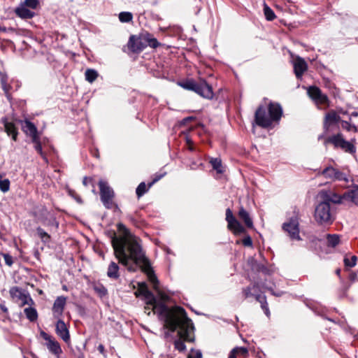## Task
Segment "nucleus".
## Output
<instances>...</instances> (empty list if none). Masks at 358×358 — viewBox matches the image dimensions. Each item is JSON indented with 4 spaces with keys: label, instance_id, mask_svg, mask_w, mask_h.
Instances as JSON below:
<instances>
[{
    "label": "nucleus",
    "instance_id": "1",
    "mask_svg": "<svg viewBox=\"0 0 358 358\" xmlns=\"http://www.w3.org/2000/svg\"><path fill=\"white\" fill-rule=\"evenodd\" d=\"M117 228L123 234L117 237L114 234L112 237L111 244L115 257L118 259V263L125 266L127 271H134V263L145 262V252L142 248L141 240L132 235L124 224H117ZM131 260L134 263H131Z\"/></svg>",
    "mask_w": 358,
    "mask_h": 358
},
{
    "label": "nucleus",
    "instance_id": "2",
    "mask_svg": "<svg viewBox=\"0 0 358 358\" xmlns=\"http://www.w3.org/2000/svg\"><path fill=\"white\" fill-rule=\"evenodd\" d=\"M136 296H143L147 305L152 306V310L158 315L160 321L163 322L164 327L174 332L176 327L187 326L188 320L185 316V310L181 306L169 308L166 304L157 303L156 296L150 291L145 282L138 284L136 292Z\"/></svg>",
    "mask_w": 358,
    "mask_h": 358
},
{
    "label": "nucleus",
    "instance_id": "3",
    "mask_svg": "<svg viewBox=\"0 0 358 358\" xmlns=\"http://www.w3.org/2000/svg\"><path fill=\"white\" fill-rule=\"evenodd\" d=\"M268 113L263 106H259L255 113L256 124L267 128L272 125L273 122H278L281 119L282 108L280 104L270 101L267 106Z\"/></svg>",
    "mask_w": 358,
    "mask_h": 358
},
{
    "label": "nucleus",
    "instance_id": "4",
    "mask_svg": "<svg viewBox=\"0 0 358 358\" xmlns=\"http://www.w3.org/2000/svg\"><path fill=\"white\" fill-rule=\"evenodd\" d=\"M159 45L155 37L148 32H145L140 36H131L127 43L128 48L132 52H140L147 45L156 48Z\"/></svg>",
    "mask_w": 358,
    "mask_h": 358
},
{
    "label": "nucleus",
    "instance_id": "5",
    "mask_svg": "<svg viewBox=\"0 0 358 358\" xmlns=\"http://www.w3.org/2000/svg\"><path fill=\"white\" fill-rule=\"evenodd\" d=\"M178 84L186 90L194 92L204 99H213V87L206 83V80H201L199 83H196L193 79H186Z\"/></svg>",
    "mask_w": 358,
    "mask_h": 358
},
{
    "label": "nucleus",
    "instance_id": "6",
    "mask_svg": "<svg viewBox=\"0 0 358 358\" xmlns=\"http://www.w3.org/2000/svg\"><path fill=\"white\" fill-rule=\"evenodd\" d=\"M185 316L188 320L187 326L182 327V325L176 328L175 331L178 330V336L179 338L174 341L175 348L180 352H182L186 349L185 341L193 342L194 341V326L192 322V319L189 318L187 313L185 312Z\"/></svg>",
    "mask_w": 358,
    "mask_h": 358
},
{
    "label": "nucleus",
    "instance_id": "7",
    "mask_svg": "<svg viewBox=\"0 0 358 358\" xmlns=\"http://www.w3.org/2000/svg\"><path fill=\"white\" fill-rule=\"evenodd\" d=\"M313 216L318 224H331L335 220V212L330 203L322 199V201L317 204Z\"/></svg>",
    "mask_w": 358,
    "mask_h": 358
},
{
    "label": "nucleus",
    "instance_id": "8",
    "mask_svg": "<svg viewBox=\"0 0 358 358\" xmlns=\"http://www.w3.org/2000/svg\"><path fill=\"white\" fill-rule=\"evenodd\" d=\"M300 211L298 208L295 207L292 214L288 216V219L285 221L282 228L285 232L287 233L292 241H301L299 236V220L301 219Z\"/></svg>",
    "mask_w": 358,
    "mask_h": 358
},
{
    "label": "nucleus",
    "instance_id": "9",
    "mask_svg": "<svg viewBox=\"0 0 358 358\" xmlns=\"http://www.w3.org/2000/svg\"><path fill=\"white\" fill-rule=\"evenodd\" d=\"M328 143H331L334 148H340L342 150L349 153H354L356 152V147L354 146L353 143L346 141L341 134L332 135L326 138L324 140V144L327 145Z\"/></svg>",
    "mask_w": 358,
    "mask_h": 358
},
{
    "label": "nucleus",
    "instance_id": "10",
    "mask_svg": "<svg viewBox=\"0 0 358 358\" xmlns=\"http://www.w3.org/2000/svg\"><path fill=\"white\" fill-rule=\"evenodd\" d=\"M145 262H144L143 263L136 264V263H134V261H131V263H134L135 265L134 270L131 271L134 272L136 271L138 267H141L142 271H144L145 273H146V274L148 275L149 280L153 285V288L155 289H159L158 285L159 284V281L158 280L154 271L152 270V268L150 266L149 259L147 258L145 255Z\"/></svg>",
    "mask_w": 358,
    "mask_h": 358
},
{
    "label": "nucleus",
    "instance_id": "11",
    "mask_svg": "<svg viewBox=\"0 0 358 358\" xmlns=\"http://www.w3.org/2000/svg\"><path fill=\"white\" fill-rule=\"evenodd\" d=\"M99 187L100 189L101 199L107 208H111L113 202V198L114 196V192L113 189L107 184L106 181L100 180L99 182Z\"/></svg>",
    "mask_w": 358,
    "mask_h": 358
},
{
    "label": "nucleus",
    "instance_id": "12",
    "mask_svg": "<svg viewBox=\"0 0 358 358\" xmlns=\"http://www.w3.org/2000/svg\"><path fill=\"white\" fill-rule=\"evenodd\" d=\"M226 221L227 222V227L234 234H241L245 231L243 225L238 222V220L234 216L233 213L230 208L226 210Z\"/></svg>",
    "mask_w": 358,
    "mask_h": 358
},
{
    "label": "nucleus",
    "instance_id": "13",
    "mask_svg": "<svg viewBox=\"0 0 358 358\" xmlns=\"http://www.w3.org/2000/svg\"><path fill=\"white\" fill-rule=\"evenodd\" d=\"M41 336L48 341L46 345L50 352L55 356L59 357V355L62 352L59 343H58V341L55 338H52V336L48 335L44 331H41Z\"/></svg>",
    "mask_w": 358,
    "mask_h": 358
},
{
    "label": "nucleus",
    "instance_id": "14",
    "mask_svg": "<svg viewBox=\"0 0 358 358\" xmlns=\"http://www.w3.org/2000/svg\"><path fill=\"white\" fill-rule=\"evenodd\" d=\"M57 319V321L55 323V333L66 343H69L70 341V331L69 330V327L66 326V324L63 319Z\"/></svg>",
    "mask_w": 358,
    "mask_h": 358
},
{
    "label": "nucleus",
    "instance_id": "15",
    "mask_svg": "<svg viewBox=\"0 0 358 358\" xmlns=\"http://www.w3.org/2000/svg\"><path fill=\"white\" fill-rule=\"evenodd\" d=\"M323 176L327 178H330L332 180L348 181L345 173H342L335 168L331 166L324 169L322 172Z\"/></svg>",
    "mask_w": 358,
    "mask_h": 358
},
{
    "label": "nucleus",
    "instance_id": "16",
    "mask_svg": "<svg viewBox=\"0 0 358 358\" xmlns=\"http://www.w3.org/2000/svg\"><path fill=\"white\" fill-rule=\"evenodd\" d=\"M66 305V297L64 296H60L56 298L54 304L52 307V312L53 315V317L61 318L63 315V311Z\"/></svg>",
    "mask_w": 358,
    "mask_h": 358
},
{
    "label": "nucleus",
    "instance_id": "17",
    "mask_svg": "<svg viewBox=\"0 0 358 358\" xmlns=\"http://www.w3.org/2000/svg\"><path fill=\"white\" fill-rule=\"evenodd\" d=\"M308 94L310 98L314 100L316 103L326 104L328 101V96L322 94L321 90L317 87H309Z\"/></svg>",
    "mask_w": 358,
    "mask_h": 358
},
{
    "label": "nucleus",
    "instance_id": "18",
    "mask_svg": "<svg viewBox=\"0 0 358 358\" xmlns=\"http://www.w3.org/2000/svg\"><path fill=\"white\" fill-rule=\"evenodd\" d=\"M308 65L306 62L302 57H298L294 62V73L297 78H301L303 74L306 71Z\"/></svg>",
    "mask_w": 358,
    "mask_h": 358
},
{
    "label": "nucleus",
    "instance_id": "19",
    "mask_svg": "<svg viewBox=\"0 0 358 358\" xmlns=\"http://www.w3.org/2000/svg\"><path fill=\"white\" fill-rule=\"evenodd\" d=\"M15 13L17 16L22 19H31L34 17L35 13L24 6V3L15 8Z\"/></svg>",
    "mask_w": 358,
    "mask_h": 358
},
{
    "label": "nucleus",
    "instance_id": "20",
    "mask_svg": "<svg viewBox=\"0 0 358 358\" xmlns=\"http://www.w3.org/2000/svg\"><path fill=\"white\" fill-rule=\"evenodd\" d=\"M41 223L48 227H55V229H58L59 226V223L55 218V216L52 213L45 211L42 217H41Z\"/></svg>",
    "mask_w": 358,
    "mask_h": 358
},
{
    "label": "nucleus",
    "instance_id": "21",
    "mask_svg": "<svg viewBox=\"0 0 358 358\" xmlns=\"http://www.w3.org/2000/svg\"><path fill=\"white\" fill-rule=\"evenodd\" d=\"M322 199L327 201L328 203H341L342 199H345L344 194L341 196L338 194L333 193V192H324L321 194Z\"/></svg>",
    "mask_w": 358,
    "mask_h": 358
},
{
    "label": "nucleus",
    "instance_id": "22",
    "mask_svg": "<svg viewBox=\"0 0 358 358\" xmlns=\"http://www.w3.org/2000/svg\"><path fill=\"white\" fill-rule=\"evenodd\" d=\"M1 122L3 123L5 131L8 135H11L13 140L16 141L18 131L13 122H8L6 117H3Z\"/></svg>",
    "mask_w": 358,
    "mask_h": 358
},
{
    "label": "nucleus",
    "instance_id": "23",
    "mask_svg": "<svg viewBox=\"0 0 358 358\" xmlns=\"http://www.w3.org/2000/svg\"><path fill=\"white\" fill-rule=\"evenodd\" d=\"M341 121V117L334 111L329 112L327 114L324 122V127L326 130L329 129L330 126L335 125Z\"/></svg>",
    "mask_w": 358,
    "mask_h": 358
},
{
    "label": "nucleus",
    "instance_id": "24",
    "mask_svg": "<svg viewBox=\"0 0 358 358\" xmlns=\"http://www.w3.org/2000/svg\"><path fill=\"white\" fill-rule=\"evenodd\" d=\"M163 176L162 174L160 176H157L155 178L152 179V182H149L148 187L146 186L145 182H141L140 185H138L137 189L136 190V195L138 198L142 195L145 194L149 187H152L154 183L159 181L160 178H162Z\"/></svg>",
    "mask_w": 358,
    "mask_h": 358
},
{
    "label": "nucleus",
    "instance_id": "25",
    "mask_svg": "<svg viewBox=\"0 0 358 358\" xmlns=\"http://www.w3.org/2000/svg\"><path fill=\"white\" fill-rule=\"evenodd\" d=\"M107 276L109 279L117 280L120 278V266L118 263L111 262L107 269Z\"/></svg>",
    "mask_w": 358,
    "mask_h": 358
},
{
    "label": "nucleus",
    "instance_id": "26",
    "mask_svg": "<svg viewBox=\"0 0 358 358\" xmlns=\"http://www.w3.org/2000/svg\"><path fill=\"white\" fill-rule=\"evenodd\" d=\"M238 215L239 217V219L243 220V222H244L247 227L252 228V220L251 219L248 212L246 211L243 207H241L239 208Z\"/></svg>",
    "mask_w": 358,
    "mask_h": 358
},
{
    "label": "nucleus",
    "instance_id": "27",
    "mask_svg": "<svg viewBox=\"0 0 358 358\" xmlns=\"http://www.w3.org/2000/svg\"><path fill=\"white\" fill-rule=\"evenodd\" d=\"M344 197L345 199H350L352 203L358 206V185H355L353 189L345 192Z\"/></svg>",
    "mask_w": 358,
    "mask_h": 358
},
{
    "label": "nucleus",
    "instance_id": "28",
    "mask_svg": "<svg viewBox=\"0 0 358 358\" xmlns=\"http://www.w3.org/2000/svg\"><path fill=\"white\" fill-rule=\"evenodd\" d=\"M24 313L26 315L27 318L29 320L30 322H35L38 318L37 310L34 308H32L31 306L24 308Z\"/></svg>",
    "mask_w": 358,
    "mask_h": 358
},
{
    "label": "nucleus",
    "instance_id": "29",
    "mask_svg": "<svg viewBox=\"0 0 358 358\" xmlns=\"http://www.w3.org/2000/svg\"><path fill=\"white\" fill-rule=\"evenodd\" d=\"M22 130L26 132L27 135L31 136L36 132L37 127L34 123L27 120L22 126Z\"/></svg>",
    "mask_w": 358,
    "mask_h": 358
},
{
    "label": "nucleus",
    "instance_id": "30",
    "mask_svg": "<svg viewBox=\"0 0 358 358\" xmlns=\"http://www.w3.org/2000/svg\"><path fill=\"white\" fill-rule=\"evenodd\" d=\"M210 164L213 166V169L216 171L218 173H223L224 169L222 166V160L219 158H212L209 161Z\"/></svg>",
    "mask_w": 358,
    "mask_h": 358
},
{
    "label": "nucleus",
    "instance_id": "31",
    "mask_svg": "<svg viewBox=\"0 0 358 358\" xmlns=\"http://www.w3.org/2000/svg\"><path fill=\"white\" fill-rule=\"evenodd\" d=\"M85 76L87 81L92 83H94L99 76V73L97 71L89 69L85 71Z\"/></svg>",
    "mask_w": 358,
    "mask_h": 358
},
{
    "label": "nucleus",
    "instance_id": "32",
    "mask_svg": "<svg viewBox=\"0 0 358 358\" xmlns=\"http://www.w3.org/2000/svg\"><path fill=\"white\" fill-rule=\"evenodd\" d=\"M20 306H23L25 305L33 306L34 305V301L29 295V293L23 292L21 299H20Z\"/></svg>",
    "mask_w": 358,
    "mask_h": 358
},
{
    "label": "nucleus",
    "instance_id": "33",
    "mask_svg": "<svg viewBox=\"0 0 358 358\" xmlns=\"http://www.w3.org/2000/svg\"><path fill=\"white\" fill-rule=\"evenodd\" d=\"M133 20V14L129 11H122L119 13V21L123 23L131 22Z\"/></svg>",
    "mask_w": 358,
    "mask_h": 358
},
{
    "label": "nucleus",
    "instance_id": "34",
    "mask_svg": "<svg viewBox=\"0 0 358 358\" xmlns=\"http://www.w3.org/2000/svg\"><path fill=\"white\" fill-rule=\"evenodd\" d=\"M259 288V283H254L252 285V287H247L245 288H243L242 293L245 298H248L250 296H253V293H252V290L253 289H258Z\"/></svg>",
    "mask_w": 358,
    "mask_h": 358
},
{
    "label": "nucleus",
    "instance_id": "35",
    "mask_svg": "<svg viewBox=\"0 0 358 358\" xmlns=\"http://www.w3.org/2000/svg\"><path fill=\"white\" fill-rule=\"evenodd\" d=\"M9 292L13 299L20 301L24 292H22V289L15 287L11 288Z\"/></svg>",
    "mask_w": 358,
    "mask_h": 358
},
{
    "label": "nucleus",
    "instance_id": "36",
    "mask_svg": "<svg viewBox=\"0 0 358 358\" xmlns=\"http://www.w3.org/2000/svg\"><path fill=\"white\" fill-rule=\"evenodd\" d=\"M36 231L38 236L40 237L43 242L47 243L50 240V236L41 227H37Z\"/></svg>",
    "mask_w": 358,
    "mask_h": 358
},
{
    "label": "nucleus",
    "instance_id": "37",
    "mask_svg": "<svg viewBox=\"0 0 358 358\" xmlns=\"http://www.w3.org/2000/svg\"><path fill=\"white\" fill-rule=\"evenodd\" d=\"M340 238L338 235H327V245L331 247L338 245Z\"/></svg>",
    "mask_w": 358,
    "mask_h": 358
},
{
    "label": "nucleus",
    "instance_id": "38",
    "mask_svg": "<svg viewBox=\"0 0 358 358\" xmlns=\"http://www.w3.org/2000/svg\"><path fill=\"white\" fill-rule=\"evenodd\" d=\"M264 13L265 15L266 19L268 20H273L276 17L273 10L266 4H264Z\"/></svg>",
    "mask_w": 358,
    "mask_h": 358
},
{
    "label": "nucleus",
    "instance_id": "39",
    "mask_svg": "<svg viewBox=\"0 0 358 358\" xmlns=\"http://www.w3.org/2000/svg\"><path fill=\"white\" fill-rule=\"evenodd\" d=\"M260 305H261V307L263 309L264 313L266 315V316L268 317H270L271 312H270V310L268 306L266 296H263V298H262V301H260Z\"/></svg>",
    "mask_w": 358,
    "mask_h": 358
},
{
    "label": "nucleus",
    "instance_id": "40",
    "mask_svg": "<svg viewBox=\"0 0 358 358\" xmlns=\"http://www.w3.org/2000/svg\"><path fill=\"white\" fill-rule=\"evenodd\" d=\"M34 147L35 150H36V152H38V154L40 155L41 158L43 159L45 163L48 164V157L42 150L41 143L36 144Z\"/></svg>",
    "mask_w": 358,
    "mask_h": 358
},
{
    "label": "nucleus",
    "instance_id": "41",
    "mask_svg": "<svg viewBox=\"0 0 358 358\" xmlns=\"http://www.w3.org/2000/svg\"><path fill=\"white\" fill-rule=\"evenodd\" d=\"M236 349V353L237 356L238 357H243L245 358V357H248L249 355V351L247 348L245 347H237Z\"/></svg>",
    "mask_w": 358,
    "mask_h": 358
},
{
    "label": "nucleus",
    "instance_id": "42",
    "mask_svg": "<svg viewBox=\"0 0 358 358\" xmlns=\"http://www.w3.org/2000/svg\"><path fill=\"white\" fill-rule=\"evenodd\" d=\"M10 189V181L8 178H4L0 181V189L3 192L9 191Z\"/></svg>",
    "mask_w": 358,
    "mask_h": 358
},
{
    "label": "nucleus",
    "instance_id": "43",
    "mask_svg": "<svg viewBox=\"0 0 358 358\" xmlns=\"http://www.w3.org/2000/svg\"><path fill=\"white\" fill-rule=\"evenodd\" d=\"M23 3L30 10L36 9L39 3L38 0H25Z\"/></svg>",
    "mask_w": 358,
    "mask_h": 358
},
{
    "label": "nucleus",
    "instance_id": "44",
    "mask_svg": "<svg viewBox=\"0 0 358 358\" xmlns=\"http://www.w3.org/2000/svg\"><path fill=\"white\" fill-rule=\"evenodd\" d=\"M340 122H341V126L344 129H346L348 131H357L356 126L350 124L349 122L344 121V120H342V121L341 120Z\"/></svg>",
    "mask_w": 358,
    "mask_h": 358
},
{
    "label": "nucleus",
    "instance_id": "45",
    "mask_svg": "<svg viewBox=\"0 0 358 358\" xmlns=\"http://www.w3.org/2000/svg\"><path fill=\"white\" fill-rule=\"evenodd\" d=\"M357 257L356 255H352L351 259L345 258V264L346 266L349 267H353L355 266L356 262H357Z\"/></svg>",
    "mask_w": 358,
    "mask_h": 358
},
{
    "label": "nucleus",
    "instance_id": "46",
    "mask_svg": "<svg viewBox=\"0 0 358 358\" xmlns=\"http://www.w3.org/2000/svg\"><path fill=\"white\" fill-rule=\"evenodd\" d=\"M12 90H13V86L11 84H10L8 83L6 84V90H3L6 96L8 98V99L9 101L12 99V95H11Z\"/></svg>",
    "mask_w": 358,
    "mask_h": 358
},
{
    "label": "nucleus",
    "instance_id": "47",
    "mask_svg": "<svg viewBox=\"0 0 358 358\" xmlns=\"http://www.w3.org/2000/svg\"><path fill=\"white\" fill-rule=\"evenodd\" d=\"M94 290L96 292L99 294L100 296H106L108 293L107 289L103 287V285H100L99 287H95Z\"/></svg>",
    "mask_w": 358,
    "mask_h": 358
},
{
    "label": "nucleus",
    "instance_id": "48",
    "mask_svg": "<svg viewBox=\"0 0 358 358\" xmlns=\"http://www.w3.org/2000/svg\"><path fill=\"white\" fill-rule=\"evenodd\" d=\"M2 255H3V257L4 259H5V263L8 266H13V257H11V255L8 254V253H4V254H2Z\"/></svg>",
    "mask_w": 358,
    "mask_h": 358
},
{
    "label": "nucleus",
    "instance_id": "49",
    "mask_svg": "<svg viewBox=\"0 0 358 358\" xmlns=\"http://www.w3.org/2000/svg\"><path fill=\"white\" fill-rule=\"evenodd\" d=\"M8 75L5 73L3 76L0 79V82L1 84V88L6 89V84L8 83Z\"/></svg>",
    "mask_w": 358,
    "mask_h": 358
},
{
    "label": "nucleus",
    "instance_id": "50",
    "mask_svg": "<svg viewBox=\"0 0 358 358\" xmlns=\"http://www.w3.org/2000/svg\"><path fill=\"white\" fill-rule=\"evenodd\" d=\"M31 138V141L34 145L41 143L39 136L38 135V130L34 134L30 136Z\"/></svg>",
    "mask_w": 358,
    "mask_h": 358
},
{
    "label": "nucleus",
    "instance_id": "51",
    "mask_svg": "<svg viewBox=\"0 0 358 358\" xmlns=\"http://www.w3.org/2000/svg\"><path fill=\"white\" fill-rule=\"evenodd\" d=\"M243 244L245 246H252V240L250 236L245 237L243 240Z\"/></svg>",
    "mask_w": 358,
    "mask_h": 358
},
{
    "label": "nucleus",
    "instance_id": "52",
    "mask_svg": "<svg viewBox=\"0 0 358 358\" xmlns=\"http://www.w3.org/2000/svg\"><path fill=\"white\" fill-rule=\"evenodd\" d=\"M259 271L266 273V275H269V273H271L270 268L264 265L259 266Z\"/></svg>",
    "mask_w": 358,
    "mask_h": 358
},
{
    "label": "nucleus",
    "instance_id": "53",
    "mask_svg": "<svg viewBox=\"0 0 358 358\" xmlns=\"http://www.w3.org/2000/svg\"><path fill=\"white\" fill-rule=\"evenodd\" d=\"M187 148L189 151L193 152L195 150V148L194 147L193 143L191 139H189V138L187 139Z\"/></svg>",
    "mask_w": 358,
    "mask_h": 358
},
{
    "label": "nucleus",
    "instance_id": "54",
    "mask_svg": "<svg viewBox=\"0 0 358 358\" xmlns=\"http://www.w3.org/2000/svg\"><path fill=\"white\" fill-rule=\"evenodd\" d=\"M348 278L351 282H355L357 279V275L356 273L351 272L349 273Z\"/></svg>",
    "mask_w": 358,
    "mask_h": 358
},
{
    "label": "nucleus",
    "instance_id": "55",
    "mask_svg": "<svg viewBox=\"0 0 358 358\" xmlns=\"http://www.w3.org/2000/svg\"><path fill=\"white\" fill-rule=\"evenodd\" d=\"M236 349L234 348L231 350L229 355V358H238L237 353H236Z\"/></svg>",
    "mask_w": 358,
    "mask_h": 358
},
{
    "label": "nucleus",
    "instance_id": "56",
    "mask_svg": "<svg viewBox=\"0 0 358 358\" xmlns=\"http://www.w3.org/2000/svg\"><path fill=\"white\" fill-rule=\"evenodd\" d=\"M255 296L256 301H258L259 303H260V301H262V299L264 296L260 295V294H254L253 293V296Z\"/></svg>",
    "mask_w": 358,
    "mask_h": 358
},
{
    "label": "nucleus",
    "instance_id": "57",
    "mask_svg": "<svg viewBox=\"0 0 358 358\" xmlns=\"http://www.w3.org/2000/svg\"><path fill=\"white\" fill-rule=\"evenodd\" d=\"M194 358H202V352L200 350H196L194 352Z\"/></svg>",
    "mask_w": 358,
    "mask_h": 358
},
{
    "label": "nucleus",
    "instance_id": "58",
    "mask_svg": "<svg viewBox=\"0 0 358 358\" xmlns=\"http://www.w3.org/2000/svg\"><path fill=\"white\" fill-rule=\"evenodd\" d=\"M0 309L2 310L3 313H7L8 310L6 305L4 304H0Z\"/></svg>",
    "mask_w": 358,
    "mask_h": 358
},
{
    "label": "nucleus",
    "instance_id": "59",
    "mask_svg": "<svg viewBox=\"0 0 358 358\" xmlns=\"http://www.w3.org/2000/svg\"><path fill=\"white\" fill-rule=\"evenodd\" d=\"M98 350L99 351L100 353H102L103 354L105 352V348H104V345L103 344H100L98 346Z\"/></svg>",
    "mask_w": 358,
    "mask_h": 358
},
{
    "label": "nucleus",
    "instance_id": "60",
    "mask_svg": "<svg viewBox=\"0 0 358 358\" xmlns=\"http://www.w3.org/2000/svg\"><path fill=\"white\" fill-rule=\"evenodd\" d=\"M268 289L271 291V294H273V296H280L282 293V292H273V289H271V288H268Z\"/></svg>",
    "mask_w": 358,
    "mask_h": 358
},
{
    "label": "nucleus",
    "instance_id": "61",
    "mask_svg": "<svg viewBox=\"0 0 358 358\" xmlns=\"http://www.w3.org/2000/svg\"><path fill=\"white\" fill-rule=\"evenodd\" d=\"M12 83H15V89H17V88L20 87V84L19 83L18 81H15V82L12 81Z\"/></svg>",
    "mask_w": 358,
    "mask_h": 358
},
{
    "label": "nucleus",
    "instance_id": "62",
    "mask_svg": "<svg viewBox=\"0 0 358 358\" xmlns=\"http://www.w3.org/2000/svg\"><path fill=\"white\" fill-rule=\"evenodd\" d=\"M87 180H88V178H87V177H84V178H83V185H87Z\"/></svg>",
    "mask_w": 358,
    "mask_h": 358
},
{
    "label": "nucleus",
    "instance_id": "63",
    "mask_svg": "<svg viewBox=\"0 0 358 358\" xmlns=\"http://www.w3.org/2000/svg\"><path fill=\"white\" fill-rule=\"evenodd\" d=\"M0 31L6 32V28L5 27H1L0 26Z\"/></svg>",
    "mask_w": 358,
    "mask_h": 358
},
{
    "label": "nucleus",
    "instance_id": "64",
    "mask_svg": "<svg viewBox=\"0 0 358 358\" xmlns=\"http://www.w3.org/2000/svg\"><path fill=\"white\" fill-rule=\"evenodd\" d=\"M352 117H357L358 116V113L357 112H353L352 113Z\"/></svg>",
    "mask_w": 358,
    "mask_h": 358
}]
</instances>
